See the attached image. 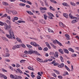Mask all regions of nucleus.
<instances>
[{
  "instance_id": "nucleus-1",
  "label": "nucleus",
  "mask_w": 79,
  "mask_h": 79,
  "mask_svg": "<svg viewBox=\"0 0 79 79\" xmlns=\"http://www.w3.org/2000/svg\"><path fill=\"white\" fill-rule=\"evenodd\" d=\"M4 28L5 30H8V32L10 34H6V37L9 38V39H13V38L14 39H15V35H14V32L13 31V29L11 28V26L8 25L6 23L4 24Z\"/></svg>"
},
{
  "instance_id": "nucleus-2",
  "label": "nucleus",
  "mask_w": 79,
  "mask_h": 79,
  "mask_svg": "<svg viewBox=\"0 0 79 79\" xmlns=\"http://www.w3.org/2000/svg\"><path fill=\"white\" fill-rule=\"evenodd\" d=\"M37 51H33L31 50H29L28 51V55H31V54H33L34 53V54H37Z\"/></svg>"
},
{
  "instance_id": "nucleus-3",
  "label": "nucleus",
  "mask_w": 79,
  "mask_h": 79,
  "mask_svg": "<svg viewBox=\"0 0 79 79\" xmlns=\"http://www.w3.org/2000/svg\"><path fill=\"white\" fill-rule=\"evenodd\" d=\"M30 44L31 45H33V46H34V47H39L40 46L39 45L37 44V43H36L35 42H31L30 43Z\"/></svg>"
},
{
  "instance_id": "nucleus-4",
  "label": "nucleus",
  "mask_w": 79,
  "mask_h": 79,
  "mask_svg": "<svg viewBox=\"0 0 79 79\" xmlns=\"http://www.w3.org/2000/svg\"><path fill=\"white\" fill-rule=\"evenodd\" d=\"M21 47V45H16L14 46L13 48L12 49L13 50H15L16 48H19Z\"/></svg>"
},
{
  "instance_id": "nucleus-5",
  "label": "nucleus",
  "mask_w": 79,
  "mask_h": 79,
  "mask_svg": "<svg viewBox=\"0 0 79 79\" xmlns=\"http://www.w3.org/2000/svg\"><path fill=\"white\" fill-rule=\"evenodd\" d=\"M65 36L66 37V39L67 40H70V37L69 36V35L68 34H65Z\"/></svg>"
},
{
  "instance_id": "nucleus-6",
  "label": "nucleus",
  "mask_w": 79,
  "mask_h": 79,
  "mask_svg": "<svg viewBox=\"0 0 79 79\" xmlns=\"http://www.w3.org/2000/svg\"><path fill=\"white\" fill-rule=\"evenodd\" d=\"M40 10H47L46 7H40Z\"/></svg>"
},
{
  "instance_id": "nucleus-7",
  "label": "nucleus",
  "mask_w": 79,
  "mask_h": 79,
  "mask_svg": "<svg viewBox=\"0 0 79 79\" xmlns=\"http://www.w3.org/2000/svg\"><path fill=\"white\" fill-rule=\"evenodd\" d=\"M45 44H46V46H47V47H48V48L51 49V47H50V44H49V43H48V42H46L45 43Z\"/></svg>"
},
{
  "instance_id": "nucleus-8",
  "label": "nucleus",
  "mask_w": 79,
  "mask_h": 79,
  "mask_svg": "<svg viewBox=\"0 0 79 79\" xmlns=\"http://www.w3.org/2000/svg\"><path fill=\"white\" fill-rule=\"evenodd\" d=\"M26 12L27 13H28L29 15H33L34 14L32 12H31L30 11H28V10H27L26 11Z\"/></svg>"
},
{
  "instance_id": "nucleus-9",
  "label": "nucleus",
  "mask_w": 79,
  "mask_h": 79,
  "mask_svg": "<svg viewBox=\"0 0 79 79\" xmlns=\"http://www.w3.org/2000/svg\"><path fill=\"white\" fill-rule=\"evenodd\" d=\"M63 50L65 53H67V54H69V51L67 50L66 49H63Z\"/></svg>"
},
{
  "instance_id": "nucleus-10",
  "label": "nucleus",
  "mask_w": 79,
  "mask_h": 79,
  "mask_svg": "<svg viewBox=\"0 0 79 79\" xmlns=\"http://www.w3.org/2000/svg\"><path fill=\"white\" fill-rule=\"evenodd\" d=\"M64 66V64L62 63V64H61L59 65H58V66L59 68H63V67Z\"/></svg>"
},
{
  "instance_id": "nucleus-11",
  "label": "nucleus",
  "mask_w": 79,
  "mask_h": 79,
  "mask_svg": "<svg viewBox=\"0 0 79 79\" xmlns=\"http://www.w3.org/2000/svg\"><path fill=\"white\" fill-rule=\"evenodd\" d=\"M56 42L57 44H58V45H60V46H62V45L61 44V43H60V42L58 41V40H56Z\"/></svg>"
},
{
  "instance_id": "nucleus-12",
  "label": "nucleus",
  "mask_w": 79,
  "mask_h": 79,
  "mask_svg": "<svg viewBox=\"0 0 79 79\" xmlns=\"http://www.w3.org/2000/svg\"><path fill=\"white\" fill-rule=\"evenodd\" d=\"M54 56L56 58H58V53L57 52H55V54L54 55Z\"/></svg>"
},
{
  "instance_id": "nucleus-13",
  "label": "nucleus",
  "mask_w": 79,
  "mask_h": 79,
  "mask_svg": "<svg viewBox=\"0 0 79 79\" xmlns=\"http://www.w3.org/2000/svg\"><path fill=\"white\" fill-rule=\"evenodd\" d=\"M59 52L61 53V54H63L64 52H63V50L61 49H60L58 50Z\"/></svg>"
},
{
  "instance_id": "nucleus-14",
  "label": "nucleus",
  "mask_w": 79,
  "mask_h": 79,
  "mask_svg": "<svg viewBox=\"0 0 79 79\" xmlns=\"http://www.w3.org/2000/svg\"><path fill=\"white\" fill-rule=\"evenodd\" d=\"M18 19V17H14V19L13 20V22H15V21H17Z\"/></svg>"
},
{
  "instance_id": "nucleus-15",
  "label": "nucleus",
  "mask_w": 79,
  "mask_h": 79,
  "mask_svg": "<svg viewBox=\"0 0 79 79\" xmlns=\"http://www.w3.org/2000/svg\"><path fill=\"white\" fill-rule=\"evenodd\" d=\"M62 5H64V6H68L69 7V5H68L67 3L64 2L62 3Z\"/></svg>"
},
{
  "instance_id": "nucleus-16",
  "label": "nucleus",
  "mask_w": 79,
  "mask_h": 79,
  "mask_svg": "<svg viewBox=\"0 0 79 79\" xmlns=\"http://www.w3.org/2000/svg\"><path fill=\"white\" fill-rule=\"evenodd\" d=\"M53 71H54L55 72V73H56L57 74H60V73L59 71L56 70L55 69H54Z\"/></svg>"
},
{
  "instance_id": "nucleus-17",
  "label": "nucleus",
  "mask_w": 79,
  "mask_h": 79,
  "mask_svg": "<svg viewBox=\"0 0 79 79\" xmlns=\"http://www.w3.org/2000/svg\"><path fill=\"white\" fill-rule=\"evenodd\" d=\"M68 50H69V51H70L72 52H74V50H73V48H69L68 49Z\"/></svg>"
},
{
  "instance_id": "nucleus-18",
  "label": "nucleus",
  "mask_w": 79,
  "mask_h": 79,
  "mask_svg": "<svg viewBox=\"0 0 79 79\" xmlns=\"http://www.w3.org/2000/svg\"><path fill=\"white\" fill-rule=\"evenodd\" d=\"M66 18H68V15L67 14L64 13L63 15Z\"/></svg>"
},
{
  "instance_id": "nucleus-19",
  "label": "nucleus",
  "mask_w": 79,
  "mask_h": 79,
  "mask_svg": "<svg viewBox=\"0 0 79 79\" xmlns=\"http://www.w3.org/2000/svg\"><path fill=\"white\" fill-rule=\"evenodd\" d=\"M16 40H17V41H18V42H19L20 43H22V41L20 39L18 38H17Z\"/></svg>"
},
{
  "instance_id": "nucleus-20",
  "label": "nucleus",
  "mask_w": 79,
  "mask_h": 79,
  "mask_svg": "<svg viewBox=\"0 0 79 79\" xmlns=\"http://www.w3.org/2000/svg\"><path fill=\"white\" fill-rule=\"evenodd\" d=\"M48 14L49 15V16H52V17H54L53 15V14L50 12H48Z\"/></svg>"
},
{
  "instance_id": "nucleus-21",
  "label": "nucleus",
  "mask_w": 79,
  "mask_h": 79,
  "mask_svg": "<svg viewBox=\"0 0 79 79\" xmlns=\"http://www.w3.org/2000/svg\"><path fill=\"white\" fill-rule=\"evenodd\" d=\"M10 55L9 53H6V56L5 55H3V56L4 57H9Z\"/></svg>"
},
{
  "instance_id": "nucleus-22",
  "label": "nucleus",
  "mask_w": 79,
  "mask_h": 79,
  "mask_svg": "<svg viewBox=\"0 0 79 79\" xmlns=\"http://www.w3.org/2000/svg\"><path fill=\"white\" fill-rule=\"evenodd\" d=\"M6 22L8 24H9L10 25H11V23L8 20H6Z\"/></svg>"
},
{
  "instance_id": "nucleus-23",
  "label": "nucleus",
  "mask_w": 79,
  "mask_h": 79,
  "mask_svg": "<svg viewBox=\"0 0 79 79\" xmlns=\"http://www.w3.org/2000/svg\"><path fill=\"white\" fill-rule=\"evenodd\" d=\"M50 44L51 45V46H52V47H53V48H56V46H55V45H53V44H52V43H50Z\"/></svg>"
},
{
  "instance_id": "nucleus-24",
  "label": "nucleus",
  "mask_w": 79,
  "mask_h": 79,
  "mask_svg": "<svg viewBox=\"0 0 79 79\" xmlns=\"http://www.w3.org/2000/svg\"><path fill=\"white\" fill-rule=\"evenodd\" d=\"M12 13L13 15H16L18 13L17 11H16V10H14L12 11Z\"/></svg>"
},
{
  "instance_id": "nucleus-25",
  "label": "nucleus",
  "mask_w": 79,
  "mask_h": 79,
  "mask_svg": "<svg viewBox=\"0 0 79 79\" xmlns=\"http://www.w3.org/2000/svg\"><path fill=\"white\" fill-rule=\"evenodd\" d=\"M60 59L61 60V62H64V60L63 59V57L62 56H60Z\"/></svg>"
},
{
  "instance_id": "nucleus-26",
  "label": "nucleus",
  "mask_w": 79,
  "mask_h": 79,
  "mask_svg": "<svg viewBox=\"0 0 79 79\" xmlns=\"http://www.w3.org/2000/svg\"><path fill=\"white\" fill-rule=\"evenodd\" d=\"M6 12H7V13H8L9 14H11V13H12V11H11L9 10L8 9L7 10L6 9Z\"/></svg>"
},
{
  "instance_id": "nucleus-27",
  "label": "nucleus",
  "mask_w": 79,
  "mask_h": 79,
  "mask_svg": "<svg viewBox=\"0 0 79 79\" xmlns=\"http://www.w3.org/2000/svg\"><path fill=\"white\" fill-rule=\"evenodd\" d=\"M49 9L50 10H52V11H55V10L54 9V8H53V7H52L51 6H50L49 7Z\"/></svg>"
},
{
  "instance_id": "nucleus-28",
  "label": "nucleus",
  "mask_w": 79,
  "mask_h": 79,
  "mask_svg": "<svg viewBox=\"0 0 79 79\" xmlns=\"http://www.w3.org/2000/svg\"><path fill=\"white\" fill-rule=\"evenodd\" d=\"M70 4L72 6H75V5H76L75 3L71 2H70Z\"/></svg>"
},
{
  "instance_id": "nucleus-29",
  "label": "nucleus",
  "mask_w": 79,
  "mask_h": 79,
  "mask_svg": "<svg viewBox=\"0 0 79 79\" xmlns=\"http://www.w3.org/2000/svg\"><path fill=\"white\" fill-rule=\"evenodd\" d=\"M37 61H39L40 62H43V61L42 60H41L40 58H38L37 59Z\"/></svg>"
},
{
  "instance_id": "nucleus-30",
  "label": "nucleus",
  "mask_w": 79,
  "mask_h": 79,
  "mask_svg": "<svg viewBox=\"0 0 79 79\" xmlns=\"http://www.w3.org/2000/svg\"><path fill=\"white\" fill-rule=\"evenodd\" d=\"M17 71H18L20 73H21V74H23V72L19 69H17Z\"/></svg>"
},
{
  "instance_id": "nucleus-31",
  "label": "nucleus",
  "mask_w": 79,
  "mask_h": 79,
  "mask_svg": "<svg viewBox=\"0 0 79 79\" xmlns=\"http://www.w3.org/2000/svg\"><path fill=\"white\" fill-rule=\"evenodd\" d=\"M2 4L4 5H6V6H7L8 5V4L6 2H2Z\"/></svg>"
},
{
  "instance_id": "nucleus-32",
  "label": "nucleus",
  "mask_w": 79,
  "mask_h": 79,
  "mask_svg": "<svg viewBox=\"0 0 79 79\" xmlns=\"http://www.w3.org/2000/svg\"><path fill=\"white\" fill-rule=\"evenodd\" d=\"M76 21H77V20L76 19L73 20L72 21L71 23L73 24H74V23H76L77 22Z\"/></svg>"
},
{
  "instance_id": "nucleus-33",
  "label": "nucleus",
  "mask_w": 79,
  "mask_h": 79,
  "mask_svg": "<svg viewBox=\"0 0 79 79\" xmlns=\"http://www.w3.org/2000/svg\"><path fill=\"white\" fill-rule=\"evenodd\" d=\"M43 74V72H41L40 73V72H39L38 73V75H39V76H42V74Z\"/></svg>"
},
{
  "instance_id": "nucleus-34",
  "label": "nucleus",
  "mask_w": 79,
  "mask_h": 79,
  "mask_svg": "<svg viewBox=\"0 0 79 79\" xmlns=\"http://www.w3.org/2000/svg\"><path fill=\"white\" fill-rule=\"evenodd\" d=\"M48 30L49 32H52V33H54V31L52 30H51L50 28H48Z\"/></svg>"
},
{
  "instance_id": "nucleus-35",
  "label": "nucleus",
  "mask_w": 79,
  "mask_h": 79,
  "mask_svg": "<svg viewBox=\"0 0 79 79\" xmlns=\"http://www.w3.org/2000/svg\"><path fill=\"white\" fill-rule=\"evenodd\" d=\"M44 19L46 20L47 19V15H46V14H44Z\"/></svg>"
},
{
  "instance_id": "nucleus-36",
  "label": "nucleus",
  "mask_w": 79,
  "mask_h": 79,
  "mask_svg": "<svg viewBox=\"0 0 79 79\" xmlns=\"http://www.w3.org/2000/svg\"><path fill=\"white\" fill-rule=\"evenodd\" d=\"M24 53L25 54H26V55H29V51H24Z\"/></svg>"
},
{
  "instance_id": "nucleus-37",
  "label": "nucleus",
  "mask_w": 79,
  "mask_h": 79,
  "mask_svg": "<svg viewBox=\"0 0 79 79\" xmlns=\"http://www.w3.org/2000/svg\"><path fill=\"white\" fill-rule=\"evenodd\" d=\"M19 5H20V6H24L25 5H26V4L21 3Z\"/></svg>"
},
{
  "instance_id": "nucleus-38",
  "label": "nucleus",
  "mask_w": 79,
  "mask_h": 79,
  "mask_svg": "<svg viewBox=\"0 0 79 79\" xmlns=\"http://www.w3.org/2000/svg\"><path fill=\"white\" fill-rule=\"evenodd\" d=\"M61 25L63 26H64V24H63V23H62V22H60L59 26L61 27Z\"/></svg>"
},
{
  "instance_id": "nucleus-39",
  "label": "nucleus",
  "mask_w": 79,
  "mask_h": 79,
  "mask_svg": "<svg viewBox=\"0 0 79 79\" xmlns=\"http://www.w3.org/2000/svg\"><path fill=\"white\" fill-rule=\"evenodd\" d=\"M27 46L28 48H32V46L30 45L27 44Z\"/></svg>"
},
{
  "instance_id": "nucleus-40",
  "label": "nucleus",
  "mask_w": 79,
  "mask_h": 79,
  "mask_svg": "<svg viewBox=\"0 0 79 79\" xmlns=\"http://www.w3.org/2000/svg\"><path fill=\"white\" fill-rule=\"evenodd\" d=\"M47 0H44V4L46 5H47V6H48V3H47Z\"/></svg>"
},
{
  "instance_id": "nucleus-41",
  "label": "nucleus",
  "mask_w": 79,
  "mask_h": 79,
  "mask_svg": "<svg viewBox=\"0 0 79 79\" xmlns=\"http://www.w3.org/2000/svg\"><path fill=\"white\" fill-rule=\"evenodd\" d=\"M48 50V47H45L44 49V51H47Z\"/></svg>"
},
{
  "instance_id": "nucleus-42",
  "label": "nucleus",
  "mask_w": 79,
  "mask_h": 79,
  "mask_svg": "<svg viewBox=\"0 0 79 79\" xmlns=\"http://www.w3.org/2000/svg\"><path fill=\"white\" fill-rule=\"evenodd\" d=\"M69 16L70 18H71V19H73V16L71 15V13H70L69 15Z\"/></svg>"
},
{
  "instance_id": "nucleus-43",
  "label": "nucleus",
  "mask_w": 79,
  "mask_h": 79,
  "mask_svg": "<svg viewBox=\"0 0 79 79\" xmlns=\"http://www.w3.org/2000/svg\"><path fill=\"white\" fill-rule=\"evenodd\" d=\"M27 3H28L29 5H32V3L31 2H30L29 1H27Z\"/></svg>"
},
{
  "instance_id": "nucleus-44",
  "label": "nucleus",
  "mask_w": 79,
  "mask_h": 79,
  "mask_svg": "<svg viewBox=\"0 0 79 79\" xmlns=\"http://www.w3.org/2000/svg\"><path fill=\"white\" fill-rule=\"evenodd\" d=\"M21 47H23V48H26V45H25L24 44H22L21 45Z\"/></svg>"
},
{
  "instance_id": "nucleus-45",
  "label": "nucleus",
  "mask_w": 79,
  "mask_h": 79,
  "mask_svg": "<svg viewBox=\"0 0 79 79\" xmlns=\"http://www.w3.org/2000/svg\"><path fill=\"white\" fill-rule=\"evenodd\" d=\"M10 77L12 78V79H14L15 78V76L13 75V74H11L10 75Z\"/></svg>"
},
{
  "instance_id": "nucleus-46",
  "label": "nucleus",
  "mask_w": 79,
  "mask_h": 79,
  "mask_svg": "<svg viewBox=\"0 0 79 79\" xmlns=\"http://www.w3.org/2000/svg\"><path fill=\"white\" fill-rule=\"evenodd\" d=\"M58 77L59 79H63V77L61 75L58 76Z\"/></svg>"
},
{
  "instance_id": "nucleus-47",
  "label": "nucleus",
  "mask_w": 79,
  "mask_h": 79,
  "mask_svg": "<svg viewBox=\"0 0 79 79\" xmlns=\"http://www.w3.org/2000/svg\"><path fill=\"white\" fill-rule=\"evenodd\" d=\"M4 75L2 73H0V77L1 78H2L3 77V76Z\"/></svg>"
},
{
  "instance_id": "nucleus-48",
  "label": "nucleus",
  "mask_w": 79,
  "mask_h": 79,
  "mask_svg": "<svg viewBox=\"0 0 79 79\" xmlns=\"http://www.w3.org/2000/svg\"><path fill=\"white\" fill-rule=\"evenodd\" d=\"M6 16H7V14H5L3 16H2V18H4L5 17H6Z\"/></svg>"
},
{
  "instance_id": "nucleus-49",
  "label": "nucleus",
  "mask_w": 79,
  "mask_h": 79,
  "mask_svg": "<svg viewBox=\"0 0 79 79\" xmlns=\"http://www.w3.org/2000/svg\"><path fill=\"white\" fill-rule=\"evenodd\" d=\"M0 26H3V25H4V23L1 21H0Z\"/></svg>"
},
{
  "instance_id": "nucleus-50",
  "label": "nucleus",
  "mask_w": 79,
  "mask_h": 79,
  "mask_svg": "<svg viewBox=\"0 0 79 79\" xmlns=\"http://www.w3.org/2000/svg\"><path fill=\"white\" fill-rule=\"evenodd\" d=\"M40 2L41 3V5H42V6H44V2H42L41 0L40 1Z\"/></svg>"
},
{
  "instance_id": "nucleus-51",
  "label": "nucleus",
  "mask_w": 79,
  "mask_h": 79,
  "mask_svg": "<svg viewBox=\"0 0 79 79\" xmlns=\"http://www.w3.org/2000/svg\"><path fill=\"white\" fill-rule=\"evenodd\" d=\"M37 79H41V77L39 75H38L37 77Z\"/></svg>"
},
{
  "instance_id": "nucleus-52",
  "label": "nucleus",
  "mask_w": 79,
  "mask_h": 79,
  "mask_svg": "<svg viewBox=\"0 0 79 79\" xmlns=\"http://www.w3.org/2000/svg\"><path fill=\"white\" fill-rule=\"evenodd\" d=\"M16 67L17 68H19V67H20V64H16Z\"/></svg>"
},
{
  "instance_id": "nucleus-53",
  "label": "nucleus",
  "mask_w": 79,
  "mask_h": 79,
  "mask_svg": "<svg viewBox=\"0 0 79 79\" xmlns=\"http://www.w3.org/2000/svg\"><path fill=\"white\" fill-rule=\"evenodd\" d=\"M77 56V55L76 54H73L72 55V57H74V56Z\"/></svg>"
},
{
  "instance_id": "nucleus-54",
  "label": "nucleus",
  "mask_w": 79,
  "mask_h": 79,
  "mask_svg": "<svg viewBox=\"0 0 79 79\" xmlns=\"http://www.w3.org/2000/svg\"><path fill=\"white\" fill-rule=\"evenodd\" d=\"M6 53H9V50L8 49V48H6Z\"/></svg>"
},
{
  "instance_id": "nucleus-55",
  "label": "nucleus",
  "mask_w": 79,
  "mask_h": 79,
  "mask_svg": "<svg viewBox=\"0 0 79 79\" xmlns=\"http://www.w3.org/2000/svg\"><path fill=\"white\" fill-rule=\"evenodd\" d=\"M50 55H55V53L52 52H51L50 53Z\"/></svg>"
},
{
  "instance_id": "nucleus-56",
  "label": "nucleus",
  "mask_w": 79,
  "mask_h": 79,
  "mask_svg": "<svg viewBox=\"0 0 79 79\" xmlns=\"http://www.w3.org/2000/svg\"><path fill=\"white\" fill-rule=\"evenodd\" d=\"M29 21H31V22H33L34 20H32V19H31V18L30 17H29Z\"/></svg>"
},
{
  "instance_id": "nucleus-57",
  "label": "nucleus",
  "mask_w": 79,
  "mask_h": 79,
  "mask_svg": "<svg viewBox=\"0 0 79 79\" xmlns=\"http://www.w3.org/2000/svg\"><path fill=\"white\" fill-rule=\"evenodd\" d=\"M38 49L39 50H42V48L41 47H38Z\"/></svg>"
},
{
  "instance_id": "nucleus-58",
  "label": "nucleus",
  "mask_w": 79,
  "mask_h": 79,
  "mask_svg": "<svg viewBox=\"0 0 79 79\" xmlns=\"http://www.w3.org/2000/svg\"><path fill=\"white\" fill-rule=\"evenodd\" d=\"M2 71L3 72H5L6 73H7V70L3 69H2Z\"/></svg>"
},
{
  "instance_id": "nucleus-59",
  "label": "nucleus",
  "mask_w": 79,
  "mask_h": 79,
  "mask_svg": "<svg viewBox=\"0 0 79 79\" xmlns=\"http://www.w3.org/2000/svg\"><path fill=\"white\" fill-rule=\"evenodd\" d=\"M15 79H18V77L17 75H15L14 76V78Z\"/></svg>"
},
{
  "instance_id": "nucleus-60",
  "label": "nucleus",
  "mask_w": 79,
  "mask_h": 79,
  "mask_svg": "<svg viewBox=\"0 0 79 79\" xmlns=\"http://www.w3.org/2000/svg\"><path fill=\"white\" fill-rule=\"evenodd\" d=\"M53 65L54 66H57V65H58V63L57 62H56L54 63Z\"/></svg>"
},
{
  "instance_id": "nucleus-61",
  "label": "nucleus",
  "mask_w": 79,
  "mask_h": 79,
  "mask_svg": "<svg viewBox=\"0 0 79 79\" xmlns=\"http://www.w3.org/2000/svg\"><path fill=\"white\" fill-rule=\"evenodd\" d=\"M5 61H7V62H10V60L7 59L5 60Z\"/></svg>"
},
{
  "instance_id": "nucleus-62",
  "label": "nucleus",
  "mask_w": 79,
  "mask_h": 79,
  "mask_svg": "<svg viewBox=\"0 0 79 79\" xmlns=\"http://www.w3.org/2000/svg\"><path fill=\"white\" fill-rule=\"evenodd\" d=\"M20 1H21L23 2H24V3H26V1L25 0H19Z\"/></svg>"
},
{
  "instance_id": "nucleus-63",
  "label": "nucleus",
  "mask_w": 79,
  "mask_h": 79,
  "mask_svg": "<svg viewBox=\"0 0 79 79\" xmlns=\"http://www.w3.org/2000/svg\"><path fill=\"white\" fill-rule=\"evenodd\" d=\"M22 57L24 58V57H26L27 56L26 54H24L22 56Z\"/></svg>"
},
{
  "instance_id": "nucleus-64",
  "label": "nucleus",
  "mask_w": 79,
  "mask_h": 79,
  "mask_svg": "<svg viewBox=\"0 0 79 79\" xmlns=\"http://www.w3.org/2000/svg\"><path fill=\"white\" fill-rule=\"evenodd\" d=\"M18 77L19 78V79H22V77L21 76H18Z\"/></svg>"
}]
</instances>
